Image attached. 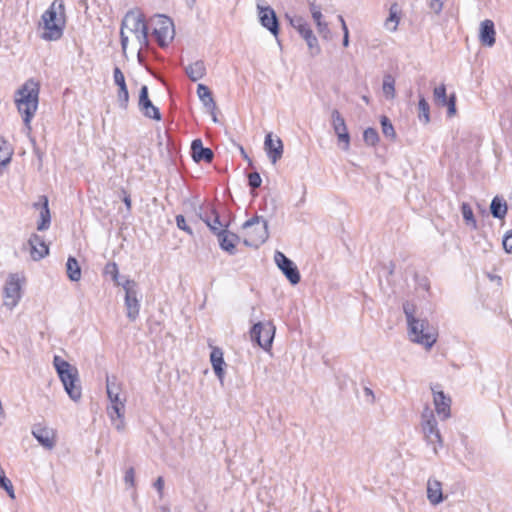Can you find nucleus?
<instances>
[{
	"instance_id": "nucleus-54",
	"label": "nucleus",
	"mask_w": 512,
	"mask_h": 512,
	"mask_svg": "<svg viewBox=\"0 0 512 512\" xmlns=\"http://www.w3.org/2000/svg\"><path fill=\"white\" fill-rule=\"evenodd\" d=\"M120 41H121V47L123 51H126L127 45H128V36H126L123 32V29L121 28L120 32Z\"/></svg>"
},
{
	"instance_id": "nucleus-21",
	"label": "nucleus",
	"mask_w": 512,
	"mask_h": 512,
	"mask_svg": "<svg viewBox=\"0 0 512 512\" xmlns=\"http://www.w3.org/2000/svg\"><path fill=\"white\" fill-rule=\"evenodd\" d=\"M433 402L435 410L441 420H446L451 416V399L442 391L433 389Z\"/></svg>"
},
{
	"instance_id": "nucleus-41",
	"label": "nucleus",
	"mask_w": 512,
	"mask_h": 512,
	"mask_svg": "<svg viewBox=\"0 0 512 512\" xmlns=\"http://www.w3.org/2000/svg\"><path fill=\"white\" fill-rule=\"evenodd\" d=\"M363 140L367 145L375 146L379 141V134L374 128H367L363 132Z\"/></svg>"
},
{
	"instance_id": "nucleus-4",
	"label": "nucleus",
	"mask_w": 512,
	"mask_h": 512,
	"mask_svg": "<svg viewBox=\"0 0 512 512\" xmlns=\"http://www.w3.org/2000/svg\"><path fill=\"white\" fill-rule=\"evenodd\" d=\"M106 391L110 401V406L107 408V413L118 431H123L125 428L124 413L126 398H121V386L115 376L106 377Z\"/></svg>"
},
{
	"instance_id": "nucleus-57",
	"label": "nucleus",
	"mask_w": 512,
	"mask_h": 512,
	"mask_svg": "<svg viewBox=\"0 0 512 512\" xmlns=\"http://www.w3.org/2000/svg\"><path fill=\"white\" fill-rule=\"evenodd\" d=\"M343 46L344 47H348L349 46V35H343V42H342Z\"/></svg>"
},
{
	"instance_id": "nucleus-20",
	"label": "nucleus",
	"mask_w": 512,
	"mask_h": 512,
	"mask_svg": "<svg viewBox=\"0 0 512 512\" xmlns=\"http://www.w3.org/2000/svg\"><path fill=\"white\" fill-rule=\"evenodd\" d=\"M434 101L435 103L440 106L448 107V115L452 116L456 112V97L454 94H452L449 98H447L446 95V86L445 84H440L439 86L434 88L433 91Z\"/></svg>"
},
{
	"instance_id": "nucleus-13",
	"label": "nucleus",
	"mask_w": 512,
	"mask_h": 512,
	"mask_svg": "<svg viewBox=\"0 0 512 512\" xmlns=\"http://www.w3.org/2000/svg\"><path fill=\"white\" fill-rule=\"evenodd\" d=\"M331 124L335 134L337 135L339 143L343 144L342 149L344 151L349 150L350 135L346 126L345 119L337 109H334L331 113Z\"/></svg>"
},
{
	"instance_id": "nucleus-14",
	"label": "nucleus",
	"mask_w": 512,
	"mask_h": 512,
	"mask_svg": "<svg viewBox=\"0 0 512 512\" xmlns=\"http://www.w3.org/2000/svg\"><path fill=\"white\" fill-rule=\"evenodd\" d=\"M199 217L216 236L228 227L227 224H223L220 221V215L213 206H207L205 209H201Z\"/></svg>"
},
{
	"instance_id": "nucleus-33",
	"label": "nucleus",
	"mask_w": 512,
	"mask_h": 512,
	"mask_svg": "<svg viewBox=\"0 0 512 512\" xmlns=\"http://www.w3.org/2000/svg\"><path fill=\"white\" fill-rule=\"evenodd\" d=\"M66 270L68 278L77 282L81 279V268L76 258L70 256L66 262Z\"/></svg>"
},
{
	"instance_id": "nucleus-31",
	"label": "nucleus",
	"mask_w": 512,
	"mask_h": 512,
	"mask_svg": "<svg viewBox=\"0 0 512 512\" xmlns=\"http://www.w3.org/2000/svg\"><path fill=\"white\" fill-rule=\"evenodd\" d=\"M185 73L193 82L202 79L206 75V66L204 61L197 60L189 64L185 67Z\"/></svg>"
},
{
	"instance_id": "nucleus-15",
	"label": "nucleus",
	"mask_w": 512,
	"mask_h": 512,
	"mask_svg": "<svg viewBox=\"0 0 512 512\" xmlns=\"http://www.w3.org/2000/svg\"><path fill=\"white\" fill-rule=\"evenodd\" d=\"M33 437L46 449L51 450L56 444V433L54 429L42 425L34 424L31 431Z\"/></svg>"
},
{
	"instance_id": "nucleus-50",
	"label": "nucleus",
	"mask_w": 512,
	"mask_h": 512,
	"mask_svg": "<svg viewBox=\"0 0 512 512\" xmlns=\"http://www.w3.org/2000/svg\"><path fill=\"white\" fill-rule=\"evenodd\" d=\"M310 11H311L312 17H313L314 21L316 22V24L322 21V13H321L320 7H318L314 3H311Z\"/></svg>"
},
{
	"instance_id": "nucleus-18",
	"label": "nucleus",
	"mask_w": 512,
	"mask_h": 512,
	"mask_svg": "<svg viewBox=\"0 0 512 512\" xmlns=\"http://www.w3.org/2000/svg\"><path fill=\"white\" fill-rule=\"evenodd\" d=\"M258 16L261 25L269 30L274 36H277L279 33V23L275 11L270 6H258Z\"/></svg>"
},
{
	"instance_id": "nucleus-37",
	"label": "nucleus",
	"mask_w": 512,
	"mask_h": 512,
	"mask_svg": "<svg viewBox=\"0 0 512 512\" xmlns=\"http://www.w3.org/2000/svg\"><path fill=\"white\" fill-rule=\"evenodd\" d=\"M418 110H419V120L422 121L424 124H427L430 122V107L428 102L423 96H420L419 103H418Z\"/></svg>"
},
{
	"instance_id": "nucleus-39",
	"label": "nucleus",
	"mask_w": 512,
	"mask_h": 512,
	"mask_svg": "<svg viewBox=\"0 0 512 512\" xmlns=\"http://www.w3.org/2000/svg\"><path fill=\"white\" fill-rule=\"evenodd\" d=\"M0 487L4 489L11 499H15L14 487L10 479L5 476L4 470L0 467Z\"/></svg>"
},
{
	"instance_id": "nucleus-43",
	"label": "nucleus",
	"mask_w": 512,
	"mask_h": 512,
	"mask_svg": "<svg viewBox=\"0 0 512 512\" xmlns=\"http://www.w3.org/2000/svg\"><path fill=\"white\" fill-rule=\"evenodd\" d=\"M104 274L111 276L114 282L118 283L119 269L115 262H109L104 267Z\"/></svg>"
},
{
	"instance_id": "nucleus-61",
	"label": "nucleus",
	"mask_w": 512,
	"mask_h": 512,
	"mask_svg": "<svg viewBox=\"0 0 512 512\" xmlns=\"http://www.w3.org/2000/svg\"><path fill=\"white\" fill-rule=\"evenodd\" d=\"M337 18H338V20H339V22L341 23V26H342V25H343V22H345V20H344L343 16H342V15H338V17H337Z\"/></svg>"
},
{
	"instance_id": "nucleus-10",
	"label": "nucleus",
	"mask_w": 512,
	"mask_h": 512,
	"mask_svg": "<svg viewBox=\"0 0 512 512\" xmlns=\"http://www.w3.org/2000/svg\"><path fill=\"white\" fill-rule=\"evenodd\" d=\"M275 334V327L271 322L254 324L250 331L251 339L256 341L264 350L271 348Z\"/></svg>"
},
{
	"instance_id": "nucleus-19",
	"label": "nucleus",
	"mask_w": 512,
	"mask_h": 512,
	"mask_svg": "<svg viewBox=\"0 0 512 512\" xmlns=\"http://www.w3.org/2000/svg\"><path fill=\"white\" fill-rule=\"evenodd\" d=\"M20 284L18 279L11 277L4 287V305L9 309H13L20 300Z\"/></svg>"
},
{
	"instance_id": "nucleus-6",
	"label": "nucleus",
	"mask_w": 512,
	"mask_h": 512,
	"mask_svg": "<svg viewBox=\"0 0 512 512\" xmlns=\"http://www.w3.org/2000/svg\"><path fill=\"white\" fill-rule=\"evenodd\" d=\"M245 231L244 244L249 247H258L269 236L268 223L262 217L254 216L243 224Z\"/></svg>"
},
{
	"instance_id": "nucleus-36",
	"label": "nucleus",
	"mask_w": 512,
	"mask_h": 512,
	"mask_svg": "<svg viewBox=\"0 0 512 512\" xmlns=\"http://www.w3.org/2000/svg\"><path fill=\"white\" fill-rule=\"evenodd\" d=\"M461 213L465 223L472 229H477V221L474 217L473 210L468 203H462Z\"/></svg>"
},
{
	"instance_id": "nucleus-48",
	"label": "nucleus",
	"mask_w": 512,
	"mask_h": 512,
	"mask_svg": "<svg viewBox=\"0 0 512 512\" xmlns=\"http://www.w3.org/2000/svg\"><path fill=\"white\" fill-rule=\"evenodd\" d=\"M503 248L507 253H512V230L505 233L503 237Z\"/></svg>"
},
{
	"instance_id": "nucleus-45",
	"label": "nucleus",
	"mask_w": 512,
	"mask_h": 512,
	"mask_svg": "<svg viewBox=\"0 0 512 512\" xmlns=\"http://www.w3.org/2000/svg\"><path fill=\"white\" fill-rule=\"evenodd\" d=\"M309 49L311 50L312 54H318L320 52V47L318 45V40L313 34V31L308 33L306 37H304Z\"/></svg>"
},
{
	"instance_id": "nucleus-49",
	"label": "nucleus",
	"mask_w": 512,
	"mask_h": 512,
	"mask_svg": "<svg viewBox=\"0 0 512 512\" xmlns=\"http://www.w3.org/2000/svg\"><path fill=\"white\" fill-rule=\"evenodd\" d=\"M317 25V28H318V32L323 36L324 39H329L330 38V29L328 27V24L326 22H319L316 24Z\"/></svg>"
},
{
	"instance_id": "nucleus-12",
	"label": "nucleus",
	"mask_w": 512,
	"mask_h": 512,
	"mask_svg": "<svg viewBox=\"0 0 512 512\" xmlns=\"http://www.w3.org/2000/svg\"><path fill=\"white\" fill-rule=\"evenodd\" d=\"M125 290V306L127 309V317L134 321L139 315L140 304L137 299L136 282L133 280H126L122 284Z\"/></svg>"
},
{
	"instance_id": "nucleus-51",
	"label": "nucleus",
	"mask_w": 512,
	"mask_h": 512,
	"mask_svg": "<svg viewBox=\"0 0 512 512\" xmlns=\"http://www.w3.org/2000/svg\"><path fill=\"white\" fill-rule=\"evenodd\" d=\"M124 481H125L126 484H129L131 487H134V485H135V471H134V469L132 467L127 469V471L125 472Z\"/></svg>"
},
{
	"instance_id": "nucleus-52",
	"label": "nucleus",
	"mask_w": 512,
	"mask_h": 512,
	"mask_svg": "<svg viewBox=\"0 0 512 512\" xmlns=\"http://www.w3.org/2000/svg\"><path fill=\"white\" fill-rule=\"evenodd\" d=\"M154 488L157 490L159 494V498H163V490H164V479L162 476H159L155 482L153 483Z\"/></svg>"
},
{
	"instance_id": "nucleus-25",
	"label": "nucleus",
	"mask_w": 512,
	"mask_h": 512,
	"mask_svg": "<svg viewBox=\"0 0 512 512\" xmlns=\"http://www.w3.org/2000/svg\"><path fill=\"white\" fill-rule=\"evenodd\" d=\"M30 254L33 260H40L49 253L48 245L43 237L38 234H32L29 238Z\"/></svg>"
},
{
	"instance_id": "nucleus-55",
	"label": "nucleus",
	"mask_w": 512,
	"mask_h": 512,
	"mask_svg": "<svg viewBox=\"0 0 512 512\" xmlns=\"http://www.w3.org/2000/svg\"><path fill=\"white\" fill-rule=\"evenodd\" d=\"M123 202H124L127 210L130 211L131 210V198H130V195L127 194L125 191H124Z\"/></svg>"
},
{
	"instance_id": "nucleus-17",
	"label": "nucleus",
	"mask_w": 512,
	"mask_h": 512,
	"mask_svg": "<svg viewBox=\"0 0 512 512\" xmlns=\"http://www.w3.org/2000/svg\"><path fill=\"white\" fill-rule=\"evenodd\" d=\"M113 79L114 83L118 86L117 100L119 107L125 110L128 107L129 92L126 86L125 76L118 66H115L113 69Z\"/></svg>"
},
{
	"instance_id": "nucleus-62",
	"label": "nucleus",
	"mask_w": 512,
	"mask_h": 512,
	"mask_svg": "<svg viewBox=\"0 0 512 512\" xmlns=\"http://www.w3.org/2000/svg\"><path fill=\"white\" fill-rule=\"evenodd\" d=\"M211 116H212L213 122L216 123L218 121L217 116H216V111H214V114H211Z\"/></svg>"
},
{
	"instance_id": "nucleus-60",
	"label": "nucleus",
	"mask_w": 512,
	"mask_h": 512,
	"mask_svg": "<svg viewBox=\"0 0 512 512\" xmlns=\"http://www.w3.org/2000/svg\"><path fill=\"white\" fill-rule=\"evenodd\" d=\"M489 278L491 280H497L499 283L501 282V277H499V276L489 275Z\"/></svg>"
},
{
	"instance_id": "nucleus-27",
	"label": "nucleus",
	"mask_w": 512,
	"mask_h": 512,
	"mask_svg": "<svg viewBox=\"0 0 512 512\" xmlns=\"http://www.w3.org/2000/svg\"><path fill=\"white\" fill-rule=\"evenodd\" d=\"M210 362H211V365H212L215 375L219 379L220 383H223L224 376H225L224 367L226 366V364L224 361L223 351L221 348L212 347V350L210 353Z\"/></svg>"
},
{
	"instance_id": "nucleus-56",
	"label": "nucleus",
	"mask_w": 512,
	"mask_h": 512,
	"mask_svg": "<svg viewBox=\"0 0 512 512\" xmlns=\"http://www.w3.org/2000/svg\"><path fill=\"white\" fill-rule=\"evenodd\" d=\"M364 393L366 396H370L372 398V401L374 400V393H373L372 389H370L369 387H365Z\"/></svg>"
},
{
	"instance_id": "nucleus-40",
	"label": "nucleus",
	"mask_w": 512,
	"mask_h": 512,
	"mask_svg": "<svg viewBox=\"0 0 512 512\" xmlns=\"http://www.w3.org/2000/svg\"><path fill=\"white\" fill-rule=\"evenodd\" d=\"M383 92L387 98L395 96V80L391 75H386L383 79Z\"/></svg>"
},
{
	"instance_id": "nucleus-24",
	"label": "nucleus",
	"mask_w": 512,
	"mask_h": 512,
	"mask_svg": "<svg viewBox=\"0 0 512 512\" xmlns=\"http://www.w3.org/2000/svg\"><path fill=\"white\" fill-rule=\"evenodd\" d=\"M479 41L483 46L492 47L496 42L494 22L486 19L480 23Z\"/></svg>"
},
{
	"instance_id": "nucleus-34",
	"label": "nucleus",
	"mask_w": 512,
	"mask_h": 512,
	"mask_svg": "<svg viewBox=\"0 0 512 512\" xmlns=\"http://www.w3.org/2000/svg\"><path fill=\"white\" fill-rule=\"evenodd\" d=\"M291 26L304 38L312 30L307 21L301 16L289 17Z\"/></svg>"
},
{
	"instance_id": "nucleus-5",
	"label": "nucleus",
	"mask_w": 512,
	"mask_h": 512,
	"mask_svg": "<svg viewBox=\"0 0 512 512\" xmlns=\"http://www.w3.org/2000/svg\"><path fill=\"white\" fill-rule=\"evenodd\" d=\"M53 365L68 396L78 401L82 396L78 369L57 355L54 356Z\"/></svg>"
},
{
	"instance_id": "nucleus-35",
	"label": "nucleus",
	"mask_w": 512,
	"mask_h": 512,
	"mask_svg": "<svg viewBox=\"0 0 512 512\" xmlns=\"http://www.w3.org/2000/svg\"><path fill=\"white\" fill-rule=\"evenodd\" d=\"M399 20H400V18L398 16V6H397V4H393L390 7V15L387 18V20L385 21V27L389 31L394 32L397 30Z\"/></svg>"
},
{
	"instance_id": "nucleus-58",
	"label": "nucleus",
	"mask_w": 512,
	"mask_h": 512,
	"mask_svg": "<svg viewBox=\"0 0 512 512\" xmlns=\"http://www.w3.org/2000/svg\"><path fill=\"white\" fill-rule=\"evenodd\" d=\"M342 28V31H343V35H349V30H348V27L346 25V22H343V25L341 26Z\"/></svg>"
},
{
	"instance_id": "nucleus-3",
	"label": "nucleus",
	"mask_w": 512,
	"mask_h": 512,
	"mask_svg": "<svg viewBox=\"0 0 512 512\" xmlns=\"http://www.w3.org/2000/svg\"><path fill=\"white\" fill-rule=\"evenodd\" d=\"M44 32L42 39L56 41L63 35L65 28L64 5L61 0H55L50 7L42 14Z\"/></svg>"
},
{
	"instance_id": "nucleus-7",
	"label": "nucleus",
	"mask_w": 512,
	"mask_h": 512,
	"mask_svg": "<svg viewBox=\"0 0 512 512\" xmlns=\"http://www.w3.org/2000/svg\"><path fill=\"white\" fill-rule=\"evenodd\" d=\"M421 427L424 437L429 445H433L434 452H437V447L443 446V440L438 429V424L433 411L426 407L422 412Z\"/></svg>"
},
{
	"instance_id": "nucleus-28",
	"label": "nucleus",
	"mask_w": 512,
	"mask_h": 512,
	"mask_svg": "<svg viewBox=\"0 0 512 512\" xmlns=\"http://www.w3.org/2000/svg\"><path fill=\"white\" fill-rule=\"evenodd\" d=\"M220 248L230 255H234L236 253V244L239 242L240 238L237 234L229 232L227 229L221 231L217 235Z\"/></svg>"
},
{
	"instance_id": "nucleus-30",
	"label": "nucleus",
	"mask_w": 512,
	"mask_h": 512,
	"mask_svg": "<svg viewBox=\"0 0 512 512\" xmlns=\"http://www.w3.org/2000/svg\"><path fill=\"white\" fill-rule=\"evenodd\" d=\"M197 95L207 111L210 114H214V111L217 110V105L210 89L204 84H198Z\"/></svg>"
},
{
	"instance_id": "nucleus-32",
	"label": "nucleus",
	"mask_w": 512,
	"mask_h": 512,
	"mask_svg": "<svg viewBox=\"0 0 512 512\" xmlns=\"http://www.w3.org/2000/svg\"><path fill=\"white\" fill-rule=\"evenodd\" d=\"M507 203L506 201L499 197L495 196L490 204V211L494 218L503 219L507 214Z\"/></svg>"
},
{
	"instance_id": "nucleus-2",
	"label": "nucleus",
	"mask_w": 512,
	"mask_h": 512,
	"mask_svg": "<svg viewBox=\"0 0 512 512\" xmlns=\"http://www.w3.org/2000/svg\"><path fill=\"white\" fill-rule=\"evenodd\" d=\"M39 83L27 80L16 92L15 104L21 114L25 128L30 131L31 121L35 116L39 102Z\"/></svg>"
},
{
	"instance_id": "nucleus-46",
	"label": "nucleus",
	"mask_w": 512,
	"mask_h": 512,
	"mask_svg": "<svg viewBox=\"0 0 512 512\" xmlns=\"http://www.w3.org/2000/svg\"><path fill=\"white\" fill-rule=\"evenodd\" d=\"M177 227L186 232L189 235H193V231L189 225L186 223V219L183 215L179 214L175 217Z\"/></svg>"
},
{
	"instance_id": "nucleus-26",
	"label": "nucleus",
	"mask_w": 512,
	"mask_h": 512,
	"mask_svg": "<svg viewBox=\"0 0 512 512\" xmlns=\"http://www.w3.org/2000/svg\"><path fill=\"white\" fill-rule=\"evenodd\" d=\"M191 155L195 162L204 161L211 163L214 158V153L210 148L203 146L201 139H195L191 143Z\"/></svg>"
},
{
	"instance_id": "nucleus-11",
	"label": "nucleus",
	"mask_w": 512,
	"mask_h": 512,
	"mask_svg": "<svg viewBox=\"0 0 512 512\" xmlns=\"http://www.w3.org/2000/svg\"><path fill=\"white\" fill-rule=\"evenodd\" d=\"M274 261L292 285H296L300 282L301 276L297 266L284 253L276 251Z\"/></svg>"
},
{
	"instance_id": "nucleus-53",
	"label": "nucleus",
	"mask_w": 512,
	"mask_h": 512,
	"mask_svg": "<svg viewBox=\"0 0 512 512\" xmlns=\"http://www.w3.org/2000/svg\"><path fill=\"white\" fill-rule=\"evenodd\" d=\"M430 9H432L436 14H439L443 9V2L441 0H431L429 3Z\"/></svg>"
},
{
	"instance_id": "nucleus-38",
	"label": "nucleus",
	"mask_w": 512,
	"mask_h": 512,
	"mask_svg": "<svg viewBox=\"0 0 512 512\" xmlns=\"http://www.w3.org/2000/svg\"><path fill=\"white\" fill-rule=\"evenodd\" d=\"M11 156L12 152L8 143L5 140L0 139V168L10 162Z\"/></svg>"
},
{
	"instance_id": "nucleus-16",
	"label": "nucleus",
	"mask_w": 512,
	"mask_h": 512,
	"mask_svg": "<svg viewBox=\"0 0 512 512\" xmlns=\"http://www.w3.org/2000/svg\"><path fill=\"white\" fill-rule=\"evenodd\" d=\"M138 106L143 115L147 118L160 121L161 113L159 109L153 105L148 96V87L143 85L139 93Z\"/></svg>"
},
{
	"instance_id": "nucleus-8",
	"label": "nucleus",
	"mask_w": 512,
	"mask_h": 512,
	"mask_svg": "<svg viewBox=\"0 0 512 512\" xmlns=\"http://www.w3.org/2000/svg\"><path fill=\"white\" fill-rule=\"evenodd\" d=\"M121 28L133 32L141 45L148 44V26L142 13L138 11L127 12L122 20Z\"/></svg>"
},
{
	"instance_id": "nucleus-22",
	"label": "nucleus",
	"mask_w": 512,
	"mask_h": 512,
	"mask_svg": "<svg viewBox=\"0 0 512 512\" xmlns=\"http://www.w3.org/2000/svg\"><path fill=\"white\" fill-rule=\"evenodd\" d=\"M33 207L35 209L40 210V219L37 223V230L38 231H46L49 229L51 224V215L48 205V198L45 195L40 196L39 202H36L33 204Z\"/></svg>"
},
{
	"instance_id": "nucleus-9",
	"label": "nucleus",
	"mask_w": 512,
	"mask_h": 512,
	"mask_svg": "<svg viewBox=\"0 0 512 512\" xmlns=\"http://www.w3.org/2000/svg\"><path fill=\"white\" fill-rule=\"evenodd\" d=\"M153 35L160 47H166L174 38L175 30L173 21L166 15H156L151 20Z\"/></svg>"
},
{
	"instance_id": "nucleus-44",
	"label": "nucleus",
	"mask_w": 512,
	"mask_h": 512,
	"mask_svg": "<svg viewBox=\"0 0 512 512\" xmlns=\"http://www.w3.org/2000/svg\"><path fill=\"white\" fill-rule=\"evenodd\" d=\"M309 49L311 50L312 54H318L320 52V47L318 45V40L313 34V31L308 33L306 37H304Z\"/></svg>"
},
{
	"instance_id": "nucleus-59",
	"label": "nucleus",
	"mask_w": 512,
	"mask_h": 512,
	"mask_svg": "<svg viewBox=\"0 0 512 512\" xmlns=\"http://www.w3.org/2000/svg\"><path fill=\"white\" fill-rule=\"evenodd\" d=\"M196 0H186L187 5L192 8L195 4Z\"/></svg>"
},
{
	"instance_id": "nucleus-1",
	"label": "nucleus",
	"mask_w": 512,
	"mask_h": 512,
	"mask_svg": "<svg viewBox=\"0 0 512 512\" xmlns=\"http://www.w3.org/2000/svg\"><path fill=\"white\" fill-rule=\"evenodd\" d=\"M403 311L407 319L410 339L426 348H431L437 341V330L426 319L414 316L415 306L410 302L403 304Z\"/></svg>"
},
{
	"instance_id": "nucleus-23",
	"label": "nucleus",
	"mask_w": 512,
	"mask_h": 512,
	"mask_svg": "<svg viewBox=\"0 0 512 512\" xmlns=\"http://www.w3.org/2000/svg\"><path fill=\"white\" fill-rule=\"evenodd\" d=\"M264 148L268 158L275 164L283 154V143L280 138L275 140L272 138V133H268L265 137Z\"/></svg>"
},
{
	"instance_id": "nucleus-47",
	"label": "nucleus",
	"mask_w": 512,
	"mask_h": 512,
	"mask_svg": "<svg viewBox=\"0 0 512 512\" xmlns=\"http://www.w3.org/2000/svg\"><path fill=\"white\" fill-rule=\"evenodd\" d=\"M248 183L252 189L259 188L262 183V179L258 172H252L248 175Z\"/></svg>"
},
{
	"instance_id": "nucleus-29",
	"label": "nucleus",
	"mask_w": 512,
	"mask_h": 512,
	"mask_svg": "<svg viewBox=\"0 0 512 512\" xmlns=\"http://www.w3.org/2000/svg\"><path fill=\"white\" fill-rule=\"evenodd\" d=\"M427 499L431 505H438L444 500L442 483L436 479L429 478L427 481Z\"/></svg>"
},
{
	"instance_id": "nucleus-42",
	"label": "nucleus",
	"mask_w": 512,
	"mask_h": 512,
	"mask_svg": "<svg viewBox=\"0 0 512 512\" xmlns=\"http://www.w3.org/2000/svg\"><path fill=\"white\" fill-rule=\"evenodd\" d=\"M381 126H382V132L386 137H388L390 139H395L396 133H395L394 127H393L391 121L386 116L381 117Z\"/></svg>"
}]
</instances>
